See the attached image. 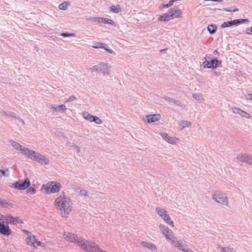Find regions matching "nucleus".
Masks as SVG:
<instances>
[{"instance_id": "28", "label": "nucleus", "mask_w": 252, "mask_h": 252, "mask_svg": "<svg viewBox=\"0 0 252 252\" xmlns=\"http://www.w3.org/2000/svg\"><path fill=\"white\" fill-rule=\"evenodd\" d=\"M207 29L210 33L213 34L216 32L217 29V26L214 24H211L208 25Z\"/></svg>"}, {"instance_id": "7", "label": "nucleus", "mask_w": 252, "mask_h": 252, "mask_svg": "<svg viewBox=\"0 0 252 252\" xmlns=\"http://www.w3.org/2000/svg\"><path fill=\"white\" fill-rule=\"evenodd\" d=\"M45 191L48 193H55L60 191L62 186L60 183L50 182L44 185Z\"/></svg>"}, {"instance_id": "34", "label": "nucleus", "mask_w": 252, "mask_h": 252, "mask_svg": "<svg viewBox=\"0 0 252 252\" xmlns=\"http://www.w3.org/2000/svg\"><path fill=\"white\" fill-rule=\"evenodd\" d=\"M88 70L90 72H96L98 73V63L88 68Z\"/></svg>"}, {"instance_id": "49", "label": "nucleus", "mask_w": 252, "mask_h": 252, "mask_svg": "<svg viewBox=\"0 0 252 252\" xmlns=\"http://www.w3.org/2000/svg\"><path fill=\"white\" fill-rule=\"evenodd\" d=\"M164 99L166 101H173V99H171V98L168 97V96H165L164 97Z\"/></svg>"}, {"instance_id": "40", "label": "nucleus", "mask_w": 252, "mask_h": 252, "mask_svg": "<svg viewBox=\"0 0 252 252\" xmlns=\"http://www.w3.org/2000/svg\"><path fill=\"white\" fill-rule=\"evenodd\" d=\"M93 122H94L96 124H101L102 122V120L97 116H94V119H93Z\"/></svg>"}, {"instance_id": "44", "label": "nucleus", "mask_w": 252, "mask_h": 252, "mask_svg": "<svg viewBox=\"0 0 252 252\" xmlns=\"http://www.w3.org/2000/svg\"><path fill=\"white\" fill-rule=\"evenodd\" d=\"M183 252H193L192 250L189 248L187 246L184 248L182 251Z\"/></svg>"}, {"instance_id": "39", "label": "nucleus", "mask_w": 252, "mask_h": 252, "mask_svg": "<svg viewBox=\"0 0 252 252\" xmlns=\"http://www.w3.org/2000/svg\"><path fill=\"white\" fill-rule=\"evenodd\" d=\"M2 115L3 116H5L7 117L8 118L12 117V118H15V114L12 112L9 113H6V112H3L2 113Z\"/></svg>"}, {"instance_id": "22", "label": "nucleus", "mask_w": 252, "mask_h": 252, "mask_svg": "<svg viewBox=\"0 0 252 252\" xmlns=\"http://www.w3.org/2000/svg\"><path fill=\"white\" fill-rule=\"evenodd\" d=\"M191 122L188 120H182L178 123V125L182 129L190 127L191 126Z\"/></svg>"}, {"instance_id": "56", "label": "nucleus", "mask_w": 252, "mask_h": 252, "mask_svg": "<svg viewBox=\"0 0 252 252\" xmlns=\"http://www.w3.org/2000/svg\"><path fill=\"white\" fill-rule=\"evenodd\" d=\"M21 121L22 123L24 124V123H25L24 121L23 120H21Z\"/></svg>"}, {"instance_id": "12", "label": "nucleus", "mask_w": 252, "mask_h": 252, "mask_svg": "<svg viewBox=\"0 0 252 252\" xmlns=\"http://www.w3.org/2000/svg\"><path fill=\"white\" fill-rule=\"evenodd\" d=\"M249 21V20L248 19H241L228 21L223 23L221 25V27L222 28H224L232 26L234 25L240 24L245 22H248Z\"/></svg>"}, {"instance_id": "6", "label": "nucleus", "mask_w": 252, "mask_h": 252, "mask_svg": "<svg viewBox=\"0 0 252 252\" xmlns=\"http://www.w3.org/2000/svg\"><path fill=\"white\" fill-rule=\"evenodd\" d=\"M156 212L158 216L168 225L174 227V223L171 219L167 211L160 207H157L155 209Z\"/></svg>"}, {"instance_id": "2", "label": "nucleus", "mask_w": 252, "mask_h": 252, "mask_svg": "<svg viewBox=\"0 0 252 252\" xmlns=\"http://www.w3.org/2000/svg\"><path fill=\"white\" fill-rule=\"evenodd\" d=\"M54 205L56 208L61 211L63 217L69 215L72 210L71 202L69 197H67L64 192L55 199Z\"/></svg>"}, {"instance_id": "46", "label": "nucleus", "mask_w": 252, "mask_h": 252, "mask_svg": "<svg viewBox=\"0 0 252 252\" xmlns=\"http://www.w3.org/2000/svg\"><path fill=\"white\" fill-rule=\"evenodd\" d=\"M28 190V192H31L32 194H34L35 192V189L33 187H30Z\"/></svg>"}, {"instance_id": "15", "label": "nucleus", "mask_w": 252, "mask_h": 252, "mask_svg": "<svg viewBox=\"0 0 252 252\" xmlns=\"http://www.w3.org/2000/svg\"><path fill=\"white\" fill-rule=\"evenodd\" d=\"M232 112L234 114L239 115L242 118L248 119L251 118V116L249 113L238 107L232 108Z\"/></svg>"}, {"instance_id": "54", "label": "nucleus", "mask_w": 252, "mask_h": 252, "mask_svg": "<svg viewBox=\"0 0 252 252\" xmlns=\"http://www.w3.org/2000/svg\"><path fill=\"white\" fill-rule=\"evenodd\" d=\"M207 1H214L218 2H221L223 0H206Z\"/></svg>"}, {"instance_id": "42", "label": "nucleus", "mask_w": 252, "mask_h": 252, "mask_svg": "<svg viewBox=\"0 0 252 252\" xmlns=\"http://www.w3.org/2000/svg\"><path fill=\"white\" fill-rule=\"evenodd\" d=\"M8 203H7L5 200L0 199V206L6 207Z\"/></svg>"}, {"instance_id": "32", "label": "nucleus", "mask_w": 252, "mask_h": 252, "mask_svg": "<svg viewBox=\"0 0 252 252\" xmlns=\"http://www.w3.org/2000/svg\"><path fill=\"white\" fill-rule=\"evenodd\" d=\"M210 55H206V57H205L204 59H205V61L203 63V65L204 66V68H210V61H207L208 59H210Z\"/></svg>"}, {"instance_id": "57", "label": "nucleus", "mask_w": 252, "mask_h": 252, "mask_svg": "<svg viewBox=\"0 0 252 252\" xmlns=\"http://www.w3.org/2000/svg\"><path fill=\"white\" fill-rule=\"evenodd\" d=\"M27 233H29V232L27 230H24Z\"/></svg>"}, {"instance_id": "1", "label": "nucleus", "mask_w": 252, "mask_h": 252, "mask_svg": "<svg viewBox=\"0 0 252 252\" xmlns=\"http://www.w3.org/2000/svg\"><path fill=\"white\" fill-rule=\"evenodd\" d=\"M63 238L67 241L76 243L84 251L88 252H106L102 251L95 243L90 242L70 232H64Z\"/></svg>"}, {"instance_id": "27", "label": "nucleus", "mask_w": 252, "mask_h": 252, "mask_svg": "<svg viewBox=\"0 0 252 252\" xmlns=\"http://www.w3.org/2000/svg\"><path fill=\"white\" fill-rule=\"evenodd\" d=\"M100 23H103L104 24H109L112 26H116V24H115V22L113 20H110L108 18H104L101 17L100 20Z\"/></svg>"}, {"instance_id": "16", "label": "nucleus", "mask_w": 252, "mask_h": 252, "mask_svg": "<svg viewBox=\"0 0 252 252\" xmlns=\"http://www.w3.org/2000/svg\"><path fill=\"white\" fill-rule=\"evenodd\" d=\"M161 115L159 114H150L146 116L145 121L150 124L159 121Z\"/></svg>"}, {"instance_id": "31", "label": "nucleus", "mask_w": 252, "mask_h": 252, "mask_svg": "<svg viewBox=\"0 0 252 252\" xmlns=\"http://www.w3.org/2000/svg\"><path fill=\"white\" fill-rule=\"evenodd\" d=\"M110 10L114 13H118L121 11V6L120 5H112L110 7Z\"/></svg>"}, {"instance_id": "18", "label": "nucleus", "mask_w": 252, "mask_h": 252, "mask_svg": "<svg viewBox=\"0 0 252 252\" xmlns=\"http://www.w3.org/2000/svg\"><path fill=\"white\" fill-rule=\"evenodd\" d=\"M172 19L181 17L182 11L178 7H174L168 10V11Z\"/></svg>"}, {"instance_id": "35", "label": "nucleus", "mask_w": 252, "mask_h": 252, "mask_svg": "<svg viewBox=\"0 0 252 252\" xmlns=\"http://www.w3.org/2000/svg\"><path fill=\"white\" fill-rule=\"evenodd\" d=\"M92 47L94 48H102L104 47V43L101 42H95L92 46Z\"/></svg>"}, {"instance_id": "30", "label": "nucleus", "mask_w": 252, "mask_h": 252, "mask_svg": "<svg viewBox=\"0 0 252 252\" xmlns=\"http://www.w3.org/2000/svg\"><path fill=\"white\" fill-rule=\"evenodd\" d=\"M220 252H236V250L230 247H220Z\"/></svg>"}, {"instance_id": "53", "label": "nucleus", "mask_w": 252, "mask_h": 252, "mask_svg": "<svg viewBox=\"0 0 252 252\" xmlns=\"http://www.w3.org/2000/svg\"><path fill=\"white\" fill-rule=\"evenodd\" d=\"M176 1V0H170L168 2L169 3V5H171V6L173 5L174 2Z\"/></svg>"}, {"instance_id": "11", "label": "nucleus", "mask_w": 252, "mask_h": 252, "mask_svg": "<svg viewBox=\"0 0 252 252\" xmlns=\"http://www.w3.org/2000/svg\"><path fill=\"white\" fill-rule=\"evenodd\" d=\"M111 65L105 62L98 63V73H102L103 75H109L111 74Z\"/></svg>"}, {"instance_id": "21", "label": "nucleus", "mask_w": 252, "mask_h": 252, "mask_svg": "<svg viewBox=\"0 0 252 252\" xmlns=\"http://www.w3.org/2000/svg\"><path fill=\"white\" fill-rule=\"evenodd\" d=\"M141 245L145 248L150 249L152 251H156L157 248L155 245L153 243H149L147 242L143 241L141 242Z\"/></svg>"}, {"instance_id": "36", "label": "nucleus", "mask_w": 252, "mask_h": 252, "mask_svg": "<svg viewBox=\"0 0 252 252\" xmlns=\"http://www.w3.org/2000/svg\"><path fill=\"white\" fill-rule=\"evenodd\" d=\"M101 17H90L88 20H89L92 22H97V23H100Z\"/></svg>"}, {"instance_id": "23", "label": "nucleus", "mask_w": 252, "mask_h": 252, "mask_svg": "<svg viewBox=\"0 0 252 252\" xmlns=\"http://www.w3.org/2000/svg\"><path fill=\"white\" fill-rule=\"evenodd\" d=\"M221 66V61L214 59L210 61V68H215L217 66Z\"/></svg>"}, {"instance_id": "3", "label": "nucleus", "mask_w": 252, "mask_h": 252, "mask_svg": "<svg viewBox=\"0 0 252 252\" xmlns=\"http://www.w3.org/2000/svg\"><path fill=\"white\" fill-rule=\"evenodd\" d=\"M26 158L36 162H38L42 165H47L50 162L49 158H48L45 156L42 155L41 154L36 152L31 149L28 153V155L27 156Z\"/></svg>"}, {"instance_id": "25", "label": "nucleus", "mask_w": 252, "mask_h": 252, "mask_svg": "<svg viewBox=\"0 0 252 252\" xmlns=\"http://www.w3.org/2000/svg\"><path fill=\"white\" fill-rule=\"evenodd\" d=\"M172 19L168 12L163 14L158 18V20L160 21H168Z\"/></svg>"}, {"instance_id": "41", "label": "nucleus", "mask_w": 252, "mask_h": 252, "mask_svg": "<svg viewBox=\"0 0 252 252\" xmlns=\"http://www.w3.org/2000/svg\"><path fill=\"white\" fill-rule=\"evenodd\" d=\"M107 47H108V45L106 44H104V47H102V48L104 49L107 52H108L110 54H114V55L115 54V52L114 51H113L111 49H108Z\"/></svg>"}, {"instance_id": "26", "label": "nucleus", "mask_w": 252, "mask_h": 252, "mask_svg": "<svg viewBox=\"0 0 252 252\" xmlns=\"http://www.w3.org/2000/svg\"><path fill=\"white\" fill-rule=\"evenodd\" d=\"M192 97L194 99L196 100L204 102L205 99L204 98L203 95L201 93H195L192 94Z\"/></svg>"}, {"instance_id": "29", "label": "nucleus", "mask_w": 252, "mask_h": 252, "mask_svg": "<svg viewBox=\"0 0 252 252\" xmlns=\"http://www.w3.org/2000/svg\"><path fill=\"white\" fill-rule=\"evenodd\" d=\"M82 115L84 119L90 122H93V119H94V116L91 115L90 114L87 112H84Z\"/></svg>"}, {"instance_id": "5", "label": "nucleus", "mask_w": 252, "mask_h": 252, "mask_svg": "<svg viewBox=\"0 0 252 252\" xmlns=\"http://www.w3.org/2000/svg\"><path fill=\"white\" fill-rule=\"evenodd\" d=\"M212 199L220 205L227 207L228 206V199L226 194L220 191L215 192L212 195Z\"/></svg>"}, {"instance_id": "4", "label": "nucleus", "mask_w": 252, "mask_h": 252, "mask_svg": "<svg viewBox=\"0 0 252 252\" xmlns=\"http://www.w3.org/2000/svg\"><path fill=\"white\" fill-rule=\"evenodd\" d=\"M158 228L161 233L165 238L166 240L170 243L172 241L176 239V237L175 236L174 232L165 224L160 223L158 225Z\"/></svg>"}, {"instance_id": "24", "label": "nucleus", "mask_w": 252, "mask_h": 252, "mask_svg": "<svg viewBox=\"0 0 252 252\" xmlns=\"http://www.w3.org/2000/svg\"><path fill=\"white\" fill-rule=\"evenodd\" d=\"M171 244L172 245H173L175 247H177L179 250H180L182 251L184 249V248L186 247V246L183 245L180 242H179L177 240V238H176V239L172 241V242L171 243Z\"/></svg>"}, {"instance_id": "8", "label": "nucleus", "mask_w": 252, "mask_h": 252, "mask_svg": "<svg viewBox=\"0 0 252 252\" xmlns=\"http://www.w3.org/2000/svg\"><path fill=\"white\" fill-rule=\"evenodd\" d=\"M9 142L12 147L15 150L20 152V153L26 158L30 150L29 148L22 146L19 143L13 140H10Z\"/></svg>"}, {"instance_id": "45", "label": "nucleus", "mask_w": 252, "mask_h": 252, "mask_svg": "<svg viewBox=\"0 0 252 252\" xmlns=\"http://www.w3.org/2000/svg\"><path fill=\"white\" fill-rule=\"evenodd\" d=\"M72 146L73 149L75 150L77 153L80 152V148L79 147H78L77 145L75 144H73Z\"/></svg>"}, {"instance_id": "9", "label": "nucleus", "mask_w": 252, "mask_h": 252, "mask_svg": "<svg viewBox=\"0 0 252 252\" xmlns=\"http://www.w3.org/2000/svg\"><path fill=\"white\" fill-rule=\"evenodd\" d=\"M159 134L161 136L163 139L169 144L175 145L179 142L180 139L176 136H170L168 133L160 131Z\"/></svg>"}, {"instance_id": "17", "label": "nucleus", "mask_w": 252, "mask_h": 252, "mask_svg": "<svg viewBox=\"0 0 252 252\" xmlns=\"http://www.w3.org/2000/svg\"><path fill=\"white\" fill-rule=\"evenodd\" d=\"M26 243L28 245L36 247L38 246H42L40 241L36 240L34 236H28L26 239Z\"/></svg>"}, {"instance_id": "10", "label": "nucleus", "mask_w": 252, "mask_h": 252, "mask_svg": "<svg viewBox=\"0 0 252 252\" xmlns=\"http://www.w3.org/2000/svg\"><path fill=\"white\" fill-rule=\"evenodd\" d=\"M30 185V182L28 178H26L24 181L19 180L13 183L12 187L13 188L19 190H23L28 188Z\"/></svg>"}, {"instance_id": "37", "label": "nucleus", "mask_w": 252, "mask_h": 252, "mask_svg": "<svg viewBox=\"0 0 252 252\" xmlns=\"http://www.w3.org/2000/svg\"><path fill=\"white\" fill-rule=\"evenodd\" d=\"M79 194L81 196L89 197V193L85 189H80L79 191Z\"/></svg>"}, {"instance_id": "55", "label": "nucleus", "mask_w": 252, "mask_h": 252, "mask_svg": "<svg viewBox=\"0 0 252 252\" xmlns=\"http://www.w3.org/2000/svg\"><path fill=\"white\" fill-rule=\"evenodd\" d=\"M214 54L219 55V52H218V51L217 50H215L214 51Z\"/></svg>"}, {"instance_id": "20", "label": "nucleus", "mask_w": 252, "mask_h": 252, "mask_svg": "<svg viewBox=\"0 0 252 252\" xmlns=\"http://www.w3.org/2000/svg\"><path fill=\"white\" fill-rule=\"evenodd\" d=\"M4 219L5 220V221L8 223L11 224H16L18 223H21V220L19 218H14L11 216H7L6 217H4Z\"/></svg>"}, {"instance_id": "14", "label": "nucleus", "mask_w": 252, "mask_h": 252, "mask_svg": "<svg viewBox=\"0 0 252 252\" xmlns=\"http://www.w3.org/2000/svg\"><path fill=\"white\" fill-rule=\"evenodd\" d=\"M50 110L53 113L63 114L66 112L67 108L64 104L51 105Z\"/></svg>"}, {"instance_id": "13", "label": "nucleus", "mask_w": 252, "mask_h": 252, "mask_svg": "<svg viewBox=\"0 0 252 252\" xmlns=\"http://www.w3.org/2000/svg\"><path fill=\"white\" fill-rule=\"evenodd\" d=\"M237 158L240 162L246 163L252 166V157L248 154H239L237 155Z\"/></svg>"}, {"instance_id": "51", "label": "nucleus", "mask_w": 252, "mask_h": 252, "mask_svg": "<svg viewBox=\"0 0 252 252\" xmlns=\"http://www.w3.org/2000/svg\"><path fill=\"white\" fill-rule=\"evenodd\" d=\"M171 6V5H169V2H168V3L166 4H164V5H163V8H168V7H169Z\"/></svg>"}, {"instance_id": "50", "label": "nucleus", "mask_w": 252, "mask_h": 252, "mask_svg": "<svg viewBox=\"0 0 252 252\" xmlns=\"http://www.w3.org/2000/svg\"><path fill=\"white\" fill-rule=\"evenodd\" d=\"M6 216H1V217H0V220L1 221H3L4 223H5L6 221H5V220L4 219V217H6Z\"/></svg>"}, {"instance_id": "48", "label": "nucleus", "mask_w": 252, "mask_h": 252, "mask_svg": "<svg viewBox=\"0 0 252 252\" xmlns=\"http://www.w3.org/2000/svg\"><path fill=\"white\" fill-rule=\"evenodd\" d=\"M246 33L247 34H252V26L247 29Z\"/></svg>"}, {"instance_id": "43", "label": "nucleus", "mask_w": 252, "mask_h": 252, "mask_svg": "<svg viewBox=\"0 0 252 252\" xmlns=\"http://www.w3.org/2000/svg\"><path fill=\"white\" fill-rule=\"evenodd\" d=\"M76 99V97L74 95H71L70 96V97H69L67 100H66V101L67 102H71L74 100H75Z\"/></svg>"}, {"instance_id": "52", "label": "nucleus", "mask_w": 252, "mask_h": 252, "mask_svg": "<svg viewBox=\"0 0 252 252\" xmlns=\"http://www.w3.org/2000/svg\"><path fill=\"white\" fill-rule=\"evenodd\" d=\"M247 99L252 100V94L248 95Z\"/></svg>"}, {"instance_id": "19", "label": "nucleus", "mask_w": 252, "mask_h": 252, "mask_svg": "<svg viewBox=\"0 0 252 252\" xmlns=\"http://www.w3.org/2000/svg\"><path fill=\"white\" fill-rule=\"evenodd\" d=\"M11 230L7 224L0 220V233L4 235L8 236L11 234Z\"/></svg>"}, {"instance_id": "33", "label": "nucleus", "mask_w": 252, "mask_h": 252, "mask_svg": "<svg viewBox=\"0 0 252 252\" xmlns=\"http://www.w3.org/2000/svg\"><path fill=\"white\" fill-rule=\"evenodd\" d=\"M69 5V3L67 2H63L59 5V8L60 10H65L67 9L68 6Z\"/></svg>"}, {"instance_id": "38", "label": "nucleus", "mask_w": 252, "mask_h": 252, "mask_svg": "<svg viewBox=\"0 0 252 252\" xmlns=\"http://www.w3.org/2000/svg\"><path fill=\"white\" fill-rule=\"evenodd\" d=\"M61 35L63 37H74L75 36V34L74 33L63 32L61 33Z\"/></svg>"}, {"instance_id": "47", "label": "nucleus", "mask_w": 252, "mask_h": 252, "mask_svg": "<svg viewBox=\"0 0 252 252\" xmlns=\"http://www.w3.org/2000/svg\"><path fill=\"white\" fill-rule=\"evenodd\" d=\"M225 10L226 11H228V12H237L238 11V9L236 8H234L233 9H231L230 8H229V9H225Z\"/></svg>"}]
</instances>
